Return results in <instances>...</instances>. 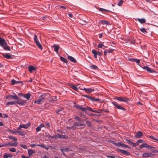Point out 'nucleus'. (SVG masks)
I'll list each match as a JSON object with an SVG mask.
<instances>
[{
  "label": "nucleus",
  "instance_id": "obj_43",
  "mask_svg": "<svg viewBox=\"0 0 158 158\" xmlns=\"http://www.w3.org/2000/svg\"><path fill=\"white\" fill-rule=\"evenodd\" d=\"M60 150L62 152H64V151L67 152L69 151L68 149V148H61Z\"/></svg>",
  "mask_w": 158,
  "mask_h": 158
},
{
  "label": "nucleus",
  "instance_id": "obj_16",
  "mask_svg": "<svg viewBox=\"0 0 158 158\" xmlns=\"http://www.w3.org/2000/svg\"><path fill=\"white\" fill-rule=\"evenodd\" d=\"M85 110H88L89 111H90L93 112H95V113H100L101 112H98L97 110H93L92 109V108L91 107H90L89 106H87L86 108H85Z\"/></svg>",
  "mask_w": 158,
  "mask_h": 158
},
{
  "label": "nucleus",
  "instance_id": "obj_33",
  "mask_svg": "<svg viewBox=\"0 0 158 158\" xmlns=\"http://www.w3.org/2000/svg\"><path fill=\"white\" fill-rule=\"evenodd\" d=\"M61 135L58 134L56 135L53 136V139H61Z\"/></svg>",
  "mask_w": 158,
  "mask_h": 158
},
{
  "label": "nucleus",
  "instance_id": "obj_41",
  "mask_svg": "<svg viewBox=\"0 0 158 158\" xmlns=\"http://www.w3.org/2000/svg\"><path fill=\"white\" fill-rule=\"evenodd\" d=\"M147 145L148 144L146 143H143L140 145V148H147Z\"/></svg>",
  "mask_w": 158,
  "mask_h": 158
},
{
  "label": "nucleus",
  "instance_id": "obj_14",
  "mask_svg": "<svg viewBox=\"0 0 158 158\" xmlns=\"http://www.w3.org/2000/svg\"><path fill=\"white\" fill-rule=\"evenodd\" d=\"M85 124H84L79 123L77 122H75L73 125V127H74L75 128L76 126H85Z\"/></svg>",
  "mask_w": 158,
  "mask_h": 158
},
{
  "label": "nucleus",
  "instance_id": "obj_26",
  "mask_svg": "<svg viewBox=\"0 0 158 158\" xmlns=\"http://www.w3.org/2000/svg\"><path fill=\"white\" fill-rule=\"evenodd\" d=\"M138 20V21L140 23L143 24L144 23H145L146 21L145 19H139V18H137V19Z\"/></svg>",
  "mask_w": 158,
  "mask_h": 158
},
{
  "label": "nucleus",
  "instance_id": "obj_1",
  "mask_svg": "<svg viewBox=\"0 0 158 158\" xmlns=\"http://www.w3.org/2000/svg\"><path fill=\"white\" fill-rule=\"evenodd\" d=\"M6 98L8 99L9 100H16V104H18L21 106H24L26 103V101L19 99L16 95H9L6 97Z\"/></svg>",
  "mask_w": 158,
  "mask_h": 158
},
{
  "label": "nucleus",
  "instance_id": "obj_37",
  "mask_svg": "<svg viewBox=\"0 0 158 158\" xmlns=\"http://www.w3.org/2000/svg\"><path fill=\"white\" fill-rule=\"evenodd\" d=\"M94 91V89L91 88H88L86 90V93H89L93 92Z\"/></svg>",
  "mask_w": 158,
  "mask_h": 158
},
{
  "label": "nucleus",
  "instance_id": "obj_17",
  "mask_svg": "<svg viewBox=\"0 0 158 158\" xmlns=\"http://www.w3.org/2000/svg\"><path fill=\"white\" fill-rule=\"evenodd\" d=\"M44 127V125L43 124H40L39 126L37 127L36 128V131L37 132H38L39 131H40L41 130V128L42 127Z\"/></svg>",
  "mask_w": 158,
  "mask_h": 158
},
{
  "label": "nucleus",
  "instance_id": "obj_21",
  "mask_svg": "<svg viewBox=\"0 0 158 158\" xmlns=\"http://www.w3.org/2000/svg\"><path fill=\"white\" fill-rule=\"evenodd\" d=\"M28 69L30 73H31L33 71H35L36 70V69L34 66L31 65L29 66Z\"/></svg>",
  "mask_w": 158,
  "mask_h": 158
},
{
  "label": "nucleus",
  "instance_id": "obj_10",
  "mask_svg": "<svg viewBox=\"0 0 158 158\" xmlns=\"http://www.w3.org/2000/svg\"><path fill=\"white\" fill-rule=\"evenodd\" d=\"M143 68L144 70H146L148 72L150 73H152L156 72L153 70H152L148 66H144L143 67Z\"/></svg>",
  "mask_w": 158,
  "mask_h": 158
},
{
  "label": "nucleus",
  "instance_id": "obj_60",
  "mask_svg": "<svg viewBox=\"0 0 158 158\" xmlns=\"http://www.w3.org/2000/svg\"><path fill=\"white\" fill-rule=\"evenodd\" d=\"M132 144L134 147H136L138 145L137 142L136 143H134L133 142V143H132Z\"/></svg>",
  "mask_w": 158,
  "mask_h": 158
},
{
  "label": "nucleus",
  "instance_id": "obj_8",
  "mask_svg": "<svg viewBox=\"0 0 158 158\" xmlns=\"http://www.w3.org/2000/svg\"><path fill=\"white\" fill-rule=\"evenodd\" d=\"M2 55L5 58L8 59H10L12 58V55L9 53H2Z\"/></svg>",
  "mask_w": 158,
  "mask_h": 158
},
{
  "label": "nucleus",
  "instance_id": "obj_49",
  "mask_svg": "<svg viewBox=\"0 0 158 158\" xmlns=\"http://www.w3.org/2000/svg\"><path fill=\"white\" fill-rule=\"evenodd\" d=\"M20 146L24 149H27V146L26 145L21 144L20 145Z\"/></svg>",
  "mask_w": 158,
  "mask_h": 158
},
{
  "label": "nucleus",
  "instance_id": "obj_55",
  "mask_svg": "<svg viewBox=\"0 0 158 158\" xmlns=\"http://www.w3.org/2000/svg\"><path fill=\"white\" fill-rule=\"evenodd\" d=\"M68 136L65 135H61V139H67L68 138Z\"/></svg>",
  "mask_w": 158,
  "mask_h": 158
},
{
  "label": "nucleus",
  "instance_id": "obj_28",
  "mask_svg": "<svg viewBox=\"0 0 158 158\" xmlns=\"http://www.w3.org/2000/svg\"><path fill=\"white\" fill-rule=\"evenodd\" d=\"M28 152L29 156H30L32 154L35 153V151L34 150L29 149L28 150Z\"/></svg>",
  "mask_w": 158,
  "mask_h": 158
},
{
  "label": "nucleus",
  "instance_id": "obj_5",
  "mask_svg": "<svg viewBox=\"0 0 158 158\" xmlns=\"http://www.w3.org/2000/svg\"><path fill=\"white\" fill-rule=\"evenodd\" d=\"M116 99L119 101L126 102L129 101V99L125 97H116Z\"/></svg>",
  "mask_w": 158,
  "mask_h": 158
},
{
  "label": "nucleus",
  "instance_id": "obj_4",
  "mask_svg": "<svg viewBox=\"0 0 158 158\" xmlns=\"http://www.w3.org/2000/svg\"><path fill=\"white\" fill-rule=\"evenodd\" d=\"M31 124L30 123H28L25 124H20L17 128V130H19L22 128L27 129L30 126Z\"/></svg>",
  "mask_w": 158,
  "mask_h": 158
},
{
  "label": "nucleus",
  "instance_id": "obj_2",
  "mask_svg": "<svg viewBox=\"0 0 158 158\" xmlns=\"http://www.w3.org/2000/svg\"><path fill=\"white\" fill-rule=\"evenodd\" d=\"M48 95V94H44L40 95L39 97L38 100L35 101L34 103H37L38 104H41V102H44L46 98V97Z\"/></svg>",
  "mask_w": 158,
  "mask_h": 158
},
{
  "label": "nucleus",
  "instance_id": "obj_54",
  "mask_svg": "<svg viewBox=\"0 0 158 158\" xmlns=\"http://www.w3.org/2000/svg\"><path fill=\"white\" fill-rule=\"evenodd\" d=\"M37 146L41 147L42 148H44L45 147V145L43 144H37L36 145Z\"/></svg>",
  "mask_w": 158,
  "mask_h": 158
},
{
  "label": "nucleus",
  "instance_id": "obj_50",
  "mask_svg": "<svg viewBox=\"0 0 158 158\" xmlns=\"http://www.w3.org/2000/svg\"><path fill=\"white\" fill-rule=\"evenodd\" d=\"M16 150V149L14 148H11L9 149V151L12 152H15Z\"/></svg>",
  "mask_w": 158,
  "mask_h": 158
},
{
  "label": "nucleus",
  "instance_id": "obj_15",
  "mask_svg": "<svg viewBox=\"0 0 158 158\" xmlns=\"http://www.w3.org/2000/svg\"><path fill=\"white\" fill-rule=\"evenodd\" d=\"M52 47L54 48V50L55 52L57 53L60 48V47L58 44H54Z\"/></svg>",
  "mask_w": 158,
  "mask_h": 158
},
{
  "label": "nucleus",
  "instance_id": "obj_48",
  "mask_svg": "<svg viewBox=\"0 0 158 158\" xmlns=\"http://www.w3.org/2000/svg\"><path fill=\"white\" fill-rule=\"evenodd\" d=\"M10 132H11L13 134H16V133H18V130H15L14 131H13L10 130Z\"/></svg>",
  "mask_w": 158,
  "mask_h": 158
},
{
  "label": "nucleus",
  "instance_id": "obj_36",
  "mask_svg": "<svg viewBox=\"0 0 158 158\" xmlns=\"http://www.w3.org/2000/svg\"><path fill=\"white\" fill-rule=\"evenodd\" d=\"M92 53L94 55V56L95 58H97V51L95 50H93L92 51Z\"/></svg>",
  "mask_w": 158,
  "mask_h": 158
},
{
  "label": "nucleus",
  "instance_id": "obj_27",
  "mask_svg": "<svg viewBox=\"0 0 158 158\" xmlns=\"http://www.w3.org/2000/svg\"><path fill=\"white\" fill-rule=\"evenodd\" d=\"M143 135L142 133L140 131H138L135 136L137 138H140Z\"/></svg>",
  "mask_w": 158,
  "mask_h": 158
},
{
  "label": "nucleus",
  "instance_id": "obj_56",
  "mask_svg": "<svg viewBox=\"0 0 158 158\" xmlns=\"http://www.w3.org/2000/svg\"><path fill=\"white\" fill-rule=\"evenodd\" d=\"M147 148H148L149 149H152V148L154 149V148H155V147L148 145Z\"/></svg>",
  "mask_w": 158,
  "mask_h": 158
},
{
  "label": "nucleus",
  "instance_id": "obj_24",
  "mask_svg": "<svg viewBox=\"0 0 158 158\" xmlns=\"http://www.w3.org/2000/svg\"><path fill=\"white\" fill-rule=\"evenodd\" d=\"M68 58L71 61L74 62L76 63L77 62V60H76L73 57L71 56H68Z\"/></svg>",
  "mask_w": 158,
  "mask_h": 158
},
{
  "label": "nucleus",
  "instance_id": "obj_35",
  "mask_svg": "<svg viewBox=\"0 0 158 158\" xmlns=\"http://www.w3.org/2000/svg\"><path fill=\"white\" fill-rule=\"evenodd\" d=\"M8 138L14 141H16L17 140V139L16 137L12 136H10L8 137Z\"/></svg>",
  "mask_w": 158,
  "mask_h": 158
},
{
  "label": "nucleus",
  "instance_id": "obj_22",
  "mask_svg": "<svg viewBox=\"0 0 158 158\" xmlns=\"http://www.w3.org/2000/svg\"><path fill=\"white\" fill-rule=\"evenodd\" d=\"M78 85H77V86L74 85H73L72 84H70L69 85V86L70 87L73 89L75 91H77V87H78Z\"/></svg>",
  "mask_w": 158,
  "mask_h": 158
},
{
  "label": "nucleus",
  "instance_id": "obj_19",
  "mask_svg": "<svg viewBox=\"0 0 158 158\" xmlns=\"http://www.w3.org/2000/svg\"><path fill=\"white\" fill-rule=\"evenodd\" d=\"M16 105V101H10L7 102L6 104V106L10 105Z\"/></svg>",
  "mask_w": 158,
  "mask_h": 158
},
{
  "label": "nucleus",
  "instance_id": "obj_40",
  "mask_svg": "<svg viewBox=\"0 0 158 158\" xmlns=\"http://www.w3.org/2000/svg\"><path fill=\"white\" fill-rule=\"evenodd\" d=\"M124 144L121 143V142H118V143H116V144H115V145L118 146V147L119 146H121V147H123V146Z\"/></svg>",
  "mask_w": 158,
  "mask_h": 158
},
{
  "label": "nucleus",
  "instance_id": "obj_42",
  "mask_svg": "<svg viewBox=\"0 0 158 158\" xmlns=\"http://www.w3.org/2000/svg\"><path fill=\"white\" fill-rule=\"evenodd\" d=\"M103 47L106 48H107V47H106L102 44L101 43L99 44L98 45V47L99 48H102Z\"/></svg>",
  "mask_w": 158,
  "mask_h": 158
},
{
  "label": "nucleus",
  "instance_id": "obj_61",
  "mask_svg": "<svg viewBox=\"0 0 158 158\" xmlns=\"http://www.w3.org/2000/svg\"><path fill=\"white\" fill-rule=\"evenodd\" d=\"M142 141H143L142 140L139 139L137 141V143L138 144V145H139V143H142Z\"/></svg>",
  "mask_w": 158,
  "mask_h": 158
},
{
  "label": "nucleus",
  "instance_id": "obj_64",
  "mask_svg": "<svg viewBox=\"0 0 158 158\" xmlns=\"http://www.w3.org/2000/svg\"><path fill=\"white\" fill-rule=\"evenodd\" d=\"M106 157L108 158H115L113 156H107Z\"/></svg>",
  "mask_w": 158,
  "mask_h": 158
},
{
  "label": "nucleus",
  "instance_id": "obj_32",
  "mask_svg": "<svg viewBox=\"0 0 158 158\" xmlns=\"http://www.w3.org/2000/svg\"><path fill=\"white\" fill-rule=\"evenodd\" d=\"M12 157V155L6 153L3 156V157L4 158H11Z\"/></svg>",
  "mask_w": 158,
  "mask_h": 158
},
{
  "label": "nucleus",
  "instance_id": "obj_31",
  "mask_svg": "<svg viewBox=\"0 0 158 158\" xmlns=\"http://www.w3.org/2000/svg\"><path fill=\"white\" fill-rule=\"evenodd\" d=\"M5 50H7V51H10V47L7 45V43L6 44V45H4V46L2 47Z\"/></svg>",
  "mask_w": 158,
  "mask_h": 158
},
{
  "label": "nucleus",
  "instance_id": "obj_52",
  "mask_svg": "<svg viewBox=\"0 0 158 158\" xmlns=\"http://www.w3.org/2000/svg\"><path fill=\"white\" fill-rule=\"evenodd\" d=\"M114 49H109L108 50H107V52L108 53H111L114 51Z\"/></svg>",
  "mask_w": 158,
  "mask_h": 158
},
{
  "label": "nucleus",
  "instance_id": "obj_25",
  "mask_svg": "<svg viewBox=\"0 0 158 158\" xmlns=\"http://www.w3.org/2000/svg\"><path fill=\"white\" fill-rule=\"evenodd\" d=\"M18 133L21 136L25 135L26 134V133L24 131H18Z\"/></svg>",
  "mask_w": 158,
  "mask_h": 158
},
{
  "label": "nucleus",
  "instance_id": "obj_12",
  "mask_svg": "<svg viewBox=\"0 0 158 158\" xmlns=\"http://www.w3.org/2000/svg\"><path fill=\"white\" fill-rule=\"evenodd\" d=\"M154 155L150 153H146L143 154V156L144 157H153Z\"/></svg>",
  "mask_w": 158,
  "mask_h": 158
},
{
  "label": "nucleus",
  "instance_id": "obj_59",
  "mask_svg": "<svg viewBox=\"0 0 158 158\" xmlns=\"http://www.w3.org/2000/svg\"><path fill=\"white\" fill-rule=\"evenodd\" d=\"M102 55V53L101 52H98L97 51V55L101 56Z\"/></svg>",
  "mask_w": 158,
  "mask_h": 158
},
{
  "label": "nucleus",
  "instance_id": "obj_45",
  "mask_svg": "<svg viewBox=\"0 0 158 158\" xmlns=\"http://www.w3.org/2000/svg\"><path fill=\"white\" fill-rule=\"evenodd\" d=\"M140 31L144 33V34H145L146 33H147V32L146 31L145 29L143 28H141L140 29Z\"/></svg>",
  "mask_w": 158,
  "mask_h": 158
},
{
  "label": "nucleus",
  "instance_id": "obj_34",
  "mask_svg": "<svg viewBox=\"0 0 158 158\" xmlns=\"http://www.w3.org/2000/svg\"><path fill=\"white\" fill-rule=\"evenodd\" d=\"M56 99V97L55 98L54 97H52L50 98L49 99V101L50 102H52L53 101H55Z\"/></svg>",
  "mask_w": 158,
  "mask_h": 158
},
{
  "label": "nucleus",
  "instance_id": "obj_58",
  "mask_svg": "<svg viewBox=\"0 0 158 158\" xmlns=\"http://www.w3.org/2000/svg\"><path fill=\"white\" fill-rule=\"evenodd\" d=\"M62 108H60V109H59L57 110H56V113L57 114H59V112L60 111H62Z\"/></svg>",
  "mask_w": 158,
  "mask_h": 158
},
{
  "label": "nucleus",
  "instance_id": "obj_7",
  "mask_svg": "<svg viewBox=\"0 0 158 158\" xmlns=\"http://www.w3.org/2000/svg\"><path fill=\"white\" fill-rule=\"evenodd\" d=\"M7 43L4 38L0 37V46L1 47H3L4 45H6Z\"/></svg>",
  "mask_w": 158,
  "mask_h": 158
},
{
  "label": "nucleus",
  "instance_id": "obj_29",
  "mask_svg": "<svg viewBox=\"0 0 158 158\" xmlns=\"http://www.w3.org/2000/svg\"><path fill=\"white\" fill-rule=\"evenodd\" d=\"M149 137L154 140V141L158 143V138H155L154 136L152 135H150L149 136Z\"/></svg>",
  "mask_w": 158,
  "mask_h": 158
},
{
  "label": "nucleus",
  "instance_id": "obj_53",
  "mask_svg": "<svg viewBox=\"0 0 158 158\" xmlns=\"http://www.w3.org/2000/svg\"><path fill=\"white\" fill-rule=\"evenodd\" d=\"M123 1L122 0H120L119 3L118 4V5L119 6H121L123 4Z\"/></svg>",
  "mask_w": 158,
  "mask_h": 158
},
{
  "label": "nucleus",
  "instance_id": "obj_62",
  "mask_svg": "<svg viewBox=\"0 0 158 158\" xmlns=\"http://www.w3.org/2000/svg\"><path fill=\"white\" fill-rule=\"evenodd\" d=\"M67 128L69 130H71L72 128H73V129H74L75 128H74V127H73V126L72 127H67Z\"/></svg>",
  "mask_w": 158,
  "mask_h": 158
},
{
  "label": "nucleus",
  "instance_id": "obj_44",
  "mask_svg": "<svg viewBox=\"0 0 158 158\" xmlns=\"http://www.w3.org/2000/svg\"><path fill=\"white\" fill-rule=\"evenodd\" d=\"M98 9L99 10V11L103 12V11H109L108 10L105 9H104L102 8H98Z\"/></svg>",
  "mask_w": 158,
  "mask_h": 158
},
{
  "label": "nucleus",
  "instance_id": "obj_9",
  "mask_svg": "<svg viewBox=\"0 0 158 158\" xmlns=\"http://www.w3.org/2000/svg\"><path fill=\"white\" fill-rule=\"evenodd\" d=\"M117 150L119 152H121L122 153L124 154L125 155L128 156L130 155V153L129 152H128L125 150L121 149L119 148L117 149Z\"/></svg>",
  "mask_w": 158,
  "mask_h": 158
},
{
  "label": "nucleus",
  "instance_id": "obj_20",
  "mask_svg": "<svg viewBox=\"0 0 158 158\" xmlns=\"http://www.w3.org/2000/svg\"><path fill=\"white\" fill-rule=\"evenodd\" d=\"M75 106L77 109L79 108L82 111H85V108L81 106H80L79 105H77Z\"/></svg>",
  "mask_w": 158,
  "mask_h": 158
},
{
  "label": "nucleus",
  "instance_id": "obj_63",
  "mask_svg": "<svg viewBox=\"0 0 158 158\" xmlns=\"http://www.w3.org/2000/svg\"><path fill=\"white\" fill-rule=\"evenodd\" d=\"M140 61V60L138 59H135V62H136L137 64H138Z\"/></svg>",
  "mask_w": 158,
  "mask_h": 158
},
{
  "label": "nucleus",
  "instance_id": "obj_57",
  "mask_svg": "<svg viewBox=\"0 0 158 158\" xmlns=\"http://www.w3.org/2000/svg\"><path fill=\"white\" fill-rule=\"evenodd\" d=\"M126 140L127 142L129 144H132V143H133V142L132 141L130 140L126 139Z\"/></svg>",
  "mask_w": 158,
  "mask_h": 158
},
{
  "label": "nucleus",
  "instance_id": "obj_13",
  "mask_svg": "<svg viewBox=\"0 0 158 158\" xmlns=\"http://www.w3.org/2000/svg\"><path fill=\"white\" fill-rule=\"evenodd\" d=\"M90 101H92L93 102H98L99 101V99L98 98H94V97H92L90 96H89L88 98H87Z\"/></svg>",
  "mask_w": 158,
  "mask_h": 158
},
{
  "label": "nucleus",
  "instance_id": "obj_39",
  "mask_svg": "<svg viewBox=\"0 0 158 158\" xmlns=\"http://www.w3.org/2000/svg\"><path fill=\"white\" fill-rule=\"evenodd\" d=\"M101 23L102 24L104 25V24H107L109 25V23L108 21H107L105 20H102L100 21Z\"/></svg>",
  "mask_w": 158,
  "mask_h": 158
},
{
  "label": "nucleus",
  "instance_id": "obj_47",
  "mask_svg": "<svg viewBox=\"0 0 158 158\" xmlns=\"http://www.w3.org/2000/svg\"><path fill=\"white\" fill-rule=\"evenodd\" d=\"M75 119L77 120V121H79V122H80V123H81V122H83V121L81 120L80 118L78 117V116H76L75 117Z\"/></svg>",
  "mask_w": 158,
  "mask_h": 158
},
{
  "label": "nucleus",
  "instance_id": "obj_3",
  "mask_svg": "<svg viewBox=\"0 0 158 158\" xmlns=\"http://www.w3.org/2000/svg\"><path fill=\"white\" fill-rule=\"evenodd\" d=\"M34 40L35 43L36 44V45L38 46V47L39 48L42 49V46L41 45L40 42L38 41L37 37V36L35 34H34Z\"/></svg>",
  "mask_w": 158,
  "mask_h": 158
},
{
  "label": "nucleus",
  "instance_id": "obj_51",
  "mask_svg": "<svg viewBox=\"0 0 158 158\" xmlns=\"http://www.w3.org/2000/svg\"><path fill=\"white\" fill-rule=\"evenodd\" d=\"M86 123L87 125L89 127H91V125L89 121H86Z\"/></svg>",
  "mask_w": 158,
  "mask_h": 158
},
{
  "label": "nucleus",
  "instance_id": "obj_23",
  "mask_svg": "<svg viewBox=\"0 0 158 158\" xmlns=\"http://www.w3.org/2000/svg\"><path fill=\"white\" fill-rule=\"evenodd\" d=\"M11 84L12 85H14L16 84L22 83L23 81H17L15 80L14 79H12L11 81Z\"/></svg>",
  "mask_w": 158,
  "mask_h": 158
},
{
  "label": "nucleus",
  "instance_id": "obj_46",
  "mask_svg": "<svg viewBox=\"0 0 158 158\" xmlns=\"http://www.w3.org/2000/svg\"><path fill=\"white\" fill-rule=\"evenodd\" d=\"M90 67L91 69H97L98 68V67L95 65H92L90 66Z\"/></svg>",
  "mask_w": 158,
  "mask_h": 158
},
{
  "label": "nucleus",
  "instance_id": "obj_18",
  "mask_svg": "<svg viewBox=\"0 0 158 158\" xmlns=\"http://www.w3.org/2000/svg\"><path fill=\"white\" fill-rule=\"evenodd\" d=\"M18 145V143L17 142H15L14 143H11L9 142L7 144V145L10 146L16 147Z\"/></svg>",
  "mask_w": 158,
  "mask_h": 158
},
{
  "label": "nucleus",
  "instance_id": "obj_38",
  "mask_svg": "<svg viewBox=\"0 0 158 158\" xmlns=\"http://www.w3.org/2000/svg\"><path fill=\"white\" fill-rule=\"evenodd\" d=\"M60 60L62 61H63L64 63H67L68 62L67 60L66 59H65V58H64L62 56H60Z\"/></svg>",
  "mask_w": 158,
  "mask_h": 158
},
{
  "label": "nucleus",
  "instance_id": "obj_6",
  "mask_svg": "<svg viewBox=\"0 0 158 158\" xmlns=\"http://www.w3.org/2000/svg\"><path fill=\"white\" fill-rule=\"evenodd\" d=\"M112 104L117 108V109H120L124 111H125L126 110V109L124 108L123 107L120 105H118V104L116 102H113Z\"/></svg>",
  "mask_w": 158,
  "mask_h": 158
},
{
  "label": "nucleus",
  "instance_id": "obj_11",
  "mask_svg": "<svg viewBox=\"0 0 158 158\" xmlns=\"http://www.w3.org/2000/svg\"><path fill=\"white\" fill-rule=\"evenodd\" d=\"M31 94L30 93H27L26 94L22 95V97L26 98L27 100H29L31 98Z\"/></svg>",
  "mask_w": 158,
  "mask_h": 158
},
{
  "label": "nucleus",
  "instance_id": "obj_30",
  "mask_svg": "<svg viewBox=\"0 0 158 158\" xmlns=\"http://www.w3.org/2000/svg\"><path fill=\"white\" fill-rule=\"evenodd\" d=\"M45 137H47L49 139H53V136H51L49 134L46 133L45 135Z\"/></svg>",
  "mask_w": 158,
  "mask_h": 158
}]
</instances>
